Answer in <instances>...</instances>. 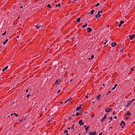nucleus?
Here are the masks:
<instances>
[{"mask_svg":"<svg viewBox=\"0 0 135 135\" xmlns=\"http://www.w3.org/2000/svg\"><path fill=\"white\" fill-rule=\"evenodd\" d=\"M134 100H135V99H133L130 101L128 102V104L126 105V107H127L129 106L131 103Z\"/></svg>","mask_w":135,"mask_h":135,"instance_id":"nucleus-1","label":"nucleus"},{"mask_svg":"<svg viewBox=\"0 0 135 135\" xmlns=\"http://www.w3.org/2000/svg\"><path fill=\"white\" fill-rule=\"evenodd\" d=\"M61 80L60 79H57L55 81V84L56 85L59 84L61 81Z\"/></svg>","mask_w":135,"mask_h":135,"instance_id":"nucleus-2","label":"nucleus"},{"mask_svg":"<svg viewBox=\"0 0 135 135\" xmlns=\"http://www.w3.org/2000/svg\"><path fill=\"white\" fill-rule=\"evenodd\" d=\"M135 37V35H130L129 36V38L131 40H132L134 39Z\"/></svg>","mask_w":135,"mask_h":135,"instance_id":"nucleus-3","label":"nucleus"},{"mask_svg":"<svg viewBox=\"0 0 135 135\" xmlns=\"http://www.w3.org/2000/svg\"><path fill=\"white\" fill-rule=\"evenodd\" d=\"M89 134L90 135H95L96 134V132L95 131L93 132H90L89 133Z\"/></svg>","mask_w":135,"mask_h":135,"instance_id":"nucleus-4","label":"nucleus"},{"mask_svg":"<svg viewBox=\"0 0 135 135\" xmlns=\"http://www.w3.org/2000/svg\"><path fill=\"white\" fill-rule=\"evenodd\" d=\"M106 118V115H105L103 118L101 120V122H103L104 121V120Z\"/></svg>","mask_w":135,"mask_h":135,"instance_id":"nucleus-5","label":"nucleus"},{"mask_svg":"<svg viewBox=\"0 0 135 135\" xmlns=\"http://www.w3.org/2000/svg\"><path fill=\"white\" fill-rule=\"evenodd\" d=\"M87 32H90L92 30V29H91V28L88 27L87 28Z\"/></svg>","mask_w":135,"mask_h":135,"instance_id":"nucleus-6","label":"nucleus"},{"mask_svg":"<svg viewBox=\"0 0 135 135\" xmlns=\"http://www.w3.org/2000/svg\"><path fill=\"white\" fill-rule=\"evenodd\" d=\"M116 43L115 42H114L112 44V46L114 47L116 45Z\"/></svg>","mask_w":135,"mask_h":135,"instance_id":"nucleus-7","label":"nucleus"},{"mask_svg":"<svg viewBox=\"0 0 135 135\" xmlns=\"http://www.w3.org/2000/svg\"><path fill=\"white\" fill-rule=\"evenodd\" d=\"M124 22L123 21H121L120 22V24L118 25V27H120L122 25V24H123V23Z\"/></svg>","mask_w":135,"mask_h":135,"instance_id":"nucleus-8","label":"nucleus"},{"mask_svg":"<svg viewBox=\"0 0 135 135\" xmlns=\"http://www.w3.org/2000/svg\"><path fill=\"white\" fill-rule=\"evenodd\" d=\"M83 120H80L79 122V123L81 125H83L84 124V123L83 122Z\"/></svg>","mask_w":135,"mask_h":135,"instance_id":"nucleus-9","label":"nucleus"},{"mask_svg":"<svg viewBox=\"0 0 135 135\" xmlns=\"http://www.w3.org/2000/svg\"><path fill=\"white\" fill-rule=\"evenodd\" d=\"M81 106L82 105H81L80 106L78 107L76 109V111H78L81 108Z\"/></svg>","mask_w":135,"mask_h":135,"instance_id":"nucleus-10","label":"nucleus"},{"mask_svg":"<svg viewBox=\"0 0 135 135\" xmlns=\"http://www.w3.org/2000/svg\"><path fill=\"white\" fill-rule=\"evenodd\" d=\"M37 29H39L40 28L41 26L40 24H38L37 26Z\"/></svg>","mask_w":135,"mask_h":135,"instance_id":"nucleus-11","label":"nucleus"},{"mask_svg":"<svg viewBox=\"0 0 135 135\" xmlns=\"http://www.w3.org/2000/svg\"><path fill=\"white\" fill-rule=\"evenodd\" d=\"M125 123L123 121H122V123H120V125L121 126H122V127H123V126L124 125Z\"/></svg>","mask_w":135,"mask_h":135,"instance_id":"nucleus-12","label":"nucleus"},{"mask_svg":"<svg viewBox=\"0 0 135 135\" xmlns=\"http://www.w3.org/2000/svg\"><path fill=\"white\" fill-rule=\"evenodd\" d=\"M131 115V113H130L129 112V111H128L127 112V114H125V115L126 116H127V115H128L129 116H130Z\"/></svg>","mask_w":135,"mask_h":135,"instance_id":"nucleus-13","label":"nucleus"},{"mask_svg":"<svg viewBox=\"0 0 135 135\" xmlns=\"http://www.w3.org/2000/svg\"><path fill=\"white\" fill-rule=\"evenodd\" d=\"M101 16V15L98 14V15H95V17L96 18H99Z\"/></svg>","mask_w":135,"mask_h":135,"instance_id":"nucleus-14","label":"nucleus"},{"mask_svg":"<svg viewBox=\"0 0 135 135\" xmlns=\"http://www.w3.org/2000/svg\"><path fill=\"white\" fill-rule=\"evenodd\" d=\"M110 109L109 108H108L105 110V112L107 113L110 112Z\"/></svg>","mask_w":135,"mask_h":135,"instance_id":"nucleus-15","label":"nucleus"},{"mask_svg":"<svg viewBox=\"0 0 135 135\" xmlns=\"http://www.w3.org/2000/svg\"><path fill=\"white\" fill-rule=\"evenodd\" d=\"M25 119V118H23L21 120H19V123L21 122L24 120Z\"/></svg>","mask_w":135,"mask_h":135,"instance_id":"nucleus-16","label":"nucleus"},{"mask_svg":"<svg viewBox=\"0 0 135 135\" xmlns=\"http://www.w3.org/2000/svg\"><path fill=\"white\" fill-rule=\"evenodd\" d=\"M101 96V95L100 94H99L96 97V98L97 99H98Z\"/></svg>","mask_w":135,"mask_h":135,"instance_id":"nucleus-17","label":"nucleus"},{"mask_svg":"<svg viewBox=\"0 0 135 135\" xmlns=\"http://www.w3.org/2000/svg\"><path fill=\"white\" fill-rule=\"evenodd\" d=\"M80 19H81L80 18H78L76 19V20L77 21H78V22H80Z\"/></svg>","mask_w":135,"mask_h":135,"instance_id":"nucleus-18","label":"nucleus"},{"mask_svg":"<svg viewBox=\"0 0 135 135\" xmlns=\"http://www.w3.org/2000/svg\"><path fill=\"white\" fill-rule=\"evenodd\" d=\"M74 126V124L72 125V127L71 128H68V130L70 128H71V129H74L73 127Z\"/></svg>","mask_w":135,"mask_h":135,"instance_id":"nucleus-19","label":"nucleus"},{"mask_svg":"<svg viewBox=\"0 0 135 135\" xmlns=\"http://www.w3.org/2000/svg\"><path fill=\"white\" fill-rule=\"evenodd\" d=\"M87 25L88 24L87 23H86L84 25H83L82 26V27L83 28H85V27L87 26Z\"/></svg>","mask_w":135,"mask_h":135,"instance_id":"nucleus-20","label":"nucleus"},{"mask_svg":"<svg viewBox=\"0 0 135 135\" xmlns=\"http://www.w3.org/2000/svg\"><path fill=\"white\" fill-rule=\"evenodd\" d=\"M15 104V105L14 106V107H15L17 105V103H15V102H13L12 104Z\"/></svg>","mask_w":135,"mask_h":135,"instance_id":"nucleus-21","label":"nucleus"},{"mask_svg":"<svg viewBox=\"0 0 135 135\" xmlns=\"http://www.w3.org/2000/svg\"><path fill=\"white\" fill-rule=\"evenodd\" d=\"M53 118H51L50 120L48 121L47 122H49L51 121H53Z\"/></svg>","mask_w":135,"mask_h":135,"instance_id":"nucleus-22","label":"nucleus"},{"mask_svg":"<svg viewBox=\"0 0 135 135\" xmlns=\"http://www.w3.org/2000/svg\"><path fill=\"white\" fill-rule=\"evenodd\" d=\"M73 99V98H71L69 99H68V103L70 102L71 100Z\"/></svg>","mask_w":135,"mask_h":135,"instance_id":"nucleus-23","label":"nucleus"},{"mask_svg":"<svg viewBox=\"0 0 135 135\" xmlns=\"http://www.w3.org/2000/svg\"><path fill=\"white\" fill-rule=\"evenodd\" d=\"M89 126H88L86 127L85 128V129L86 131L88 130V129L89 128Z\"/></svg>","mask_w":135,"mask_h":135,"instance_id":"nucleus-24","label":"nucleus"},{"mask_svg":"<svg viewBox=\"0 0 135 135\" xmlns=\"http://www.w3.org/2000/svg\"><path fill=\"white\" fill-rule=\"evenodd\" d=\"M94 12V11L93 10H91V11L90 14L91 15H93V14Z\"/></svg>","mask_w":135,"mask_h":135,"instance_id":"nucleus-25","label":"nucleus"},{"mask_svg":"<svg viewBox=\"0 0 135 135\" xmlns=\"http://www.w3.org/2000/svg\"><path fill=\"white\" fill-rule=\"evenodd\" d=\"M47 6L48 7L50 8H51L52 7L50 4H48L47 5Z\"/></svg>","mask_w":135,"mask_h":135,"instance_id":"nucleus-26","label":"nucleus"},{"mask_svg":"<svg viewBox=\"0 0 135 135\" xmlns=\"http://www.w3.org/2000/svg\"><path fill=\"white\" fill-rule=\"evenodd\" d=\"M58 6L59 7H60V3H59L58 4V5H57V4H56V7H57Z\"/></svg>","mask_w":135,"mask_h":135,"instance_id":"nucleus-27","label":"nucleus"},{"mask_svg":"<svg viewBox=\"0 0 135 135\" xmlns=\"http://www.w3.org/2000/svg\"><path fill=\"white\" fill-rule=\"evenodd\" d=\"M13 115H15V116H16V117H18V114H16V113H13Z\"/></svg>","mask_w":135,"mask_h":135,"instance_id":"nucleus-28","label":"nucleus"},{"mask_svg":"<svg viewBox=\"0 0 135 135\" xmlns=\"http://www.w3.org/2000/svg\"><path fill=\"white\" fill-rule=\"evenodd\" d=\"M64 133H68V130H65L64 131Z\"/></svg>","mask_w":135,"mask_h":135,"instance_id":"nucleus-29","label":"nucleus"},{"mask_svg":"<svg viewBox=\"0 0 135 135\" xmlns=\"http://www.w3.org/2000/svg\"><path fill=\"white\" fill-rule=\"evenodd\" d=\"M102 10H101L100 11H98V13L99 14V13H102Z\"/></svg>","mask_w":135,"mask_h":135,"instance_id":"nucleus-30","label":"nucleus"},{"mask_svg":"<svg viewBox=\"0 0 135 135\" xmlns=\"http://www.w3.org/2000/svg\"><path fill=\"white\" fill-rule=\"evenodd\" d=\"M100 5V4H99V3H97V4L95 5V7H97L99 5Z\"/></svg>","mask_w":135,"mask_h":135,"instance_id":"nucleus-31","label":"nucleus"},{"mask_svg":"<svg viewBox=\"0 0 135 135\" xmlns=\"http://www.w3.org/2000/svg\"><path fill=\"white\" fill-rule=\"evenodd\" d=\"M79 115V113H77L76 114V116H78Z\"/></svg>","mask_w":135,"mask_h":135,"instance_id":"nucleus-32","label":"nucleus"},{"mask_svg":"<svg viewBox=\"0 0 135 135\" xmlns=\"http://www.w3.org/2000/svg\"><path fill=\"white\" fill-rule=\"evenodd\" d=\"M8 68V66H6L5 68H4L5 70H6L7 68Z\"/></svg>","mask_w":135,"mask_h":135,"instance_id":"nucleus-33","label":"nucleus"},{"mask_svg":"<svg viewBox=\"0 0 135 135\" xmlns=\"http://www.w3.org/2000/svg\"><path fill=\"white\" fill-rule=\"evenodd\" d=\"M94 57V56H93V55H92L91 56V59H93V58Z\"/></svg>","mask_w":135,"mask_h":135,"instance_id":"nucleus-34","label":"nucleus"},{"mask_svg":"<svg viewBox=\"0 0 135 135\" xmlns=\"http://www.w3.org/2000/svg\"><path fill=\"white\" fill-rule=\"evenodd\" d=\"M61 90L60 89L59 90L57 93L58 94V93H59L60 92Z\"/></svg>","mask_w":135,"mask_h":135,"instance_id":"nucleus-35","label":"nucleus"},{"mask_svg":"<svg viewBox=\"0 0 135 135\" xmlns=\"http://www.w3.org/2000/svg\"><path fill=\"white\" fill-rule=\"evenodd\" d=\"M30 94H28L27 95V97L28 98L29 97V96H30Z\"/></svg>","mask_w":135,"mask_h":135,"instance_id":"nucleus-36","label":"nucleus"},{"mask_svg":"<svg viewBox=\"0 0 135 135\" xmlns=\"http://www.w3.org/2000/svg\"><path fill=\"white\" fill-rule=\"evenodd\" d=\"M115 88L114 87L112 88L111 90H114L115 89Z\"/></svg>","mask_w":135,"mask_h":135,"instance_id":"nucleus-37","label":"nucleus"},{"mask_svg":"<svg viewBox=\"0 0 135 135\" xmlns=\"http://www.w3.org/2000/svg\"><path fill=\"white\" fill-rule=\"evenodd\" d=\"M72 118V117H70L69 118V120H70Z\"/></svg>","mask_w":135,"mask_h":135,"instance_id":"nucleus-38","label":"nucleus"},{"mask_svg":"<svg viewBox=\"0 0 135 135\" xmlns=\"http://www.w3.org/2000/svg\"><path fill=\"white\" fill-rule=\"evenodd\" d=\"M8 41V39H6V40H5V42H7Z\"/></svg>","mask_w":135,"mask_h":135,"instance_id":"nucleus-39","label":"nucleus"},{"mask_svg":"<svg viewBox=\"0 0 135 135\" xmlns=\"http://www.w3.org/2000/svg\"><path fill=\"white\" fill-rule=\"evenodd\" d=\"M112 117H110V118H109V119L110 120H112Z\"/></svg>","mask_w":135,"mask_h":135,"instance_id":"nucleus-40","label":"nucleus"},{"mask_svg":"<svg viewBox=\"0 0 135 135\" xmlns=\"http://www.w3.org/2000/svg\"><path fill=\"white\" fill-rule=\"evenodd\" d=\"M103 134V133L101 132L99 133V135H102Z\"/></svg>","mask_w":135,"mask_h":135,"instance_id":"nucleus-41","label":"nucleus"},{"mask_svg":"<svg viewBox=\"0 0 135 135\" xmlns=\"http://www.w3.org/2000/svg\"><path fill=\"white\" fill-rule=\"evenodd\" d=\"M6 42L5 41H4L3 42V45H5L6 44Z\"/></svg>","mask_w":135,"mask_h":135,"instance_id":"nucleus-42","label":"nucleus"},{"mask_svg":"<svg viewBox=\"0 0 135 135\" xmlns=\"http://www.w3.org/2000/svg\"><path fill=\"white\" fill-rule=\"evenodd\" d=\"M117 84L115 85L114 87L115 88L117 86Z\"/></svg>","mask_w":135,"mask_h":135,"instance_id":"nucleus-43","label":"nucleus"},{"mask_svg":"<svg viewBox=\"0 0 135 135\" xmlns=\"http://www.w3.org/2000/svg\"><path fill=\"white\" fill-rule=\"evenodd\" d=\"M111 92V91H108V93H107V94H109V93H110Z\"/></svg>","mask_w":135,"mask_h":135,"instance_id":"nucleus-44","label":"nucleus"},{"mask_svg":"<svg viewBox=\"0 0 135 135\" xmlns=\"http://www.w3.org/2000/svg\"><path fill=\"white\" fill-rule=\"evenodd\" d=\"M28 90H29L28 89H27L26 91V92H28Z\"/></svg>","mask_w":135,"mask_h":135,"instance_id":"nucleus-45","label":"nucleus"},{"mask_svg":"<svg viewBox=\"0 0 135 135\" xmlns=\"http://www.w3.org/2000/svg\"><path fill=\"white\" fill-rule=\"evenodd\" d=\"M6 32H7V31H5V32H4V34L5 35L6 33Z\"/></svg>","mask_w":135,"mask_h":135,"instance_id":"nucleus-46","label":"nucleus"},{"mask_svg":"<svg viewBox=\"0 0 135 135\" xmlns=\"http://www.w3.org/2000/svg\"><path fill=\"white\" fill-rule=\"evenodd\" d=\"M5 70H6L4 69H3L2 70V71H5Z\"/></svg>","mask_w":135,"mask_h":135,"instance_id":"nucleus-47","label":"nucleus"},{"mask_svg":"<svg viewBox=\"0 0 135 135\" xmlns=\"http://www.w3.org/2000/svg\"><path fill=\"white\" fill-rule=\"evenodd\" d=\"M20 15H19V16H18V19H19L20 18Z\"/></svg>","mask_w":135,"mask_h":135,"instance_id":"nucleus-48","label":"nucleus"},{"mask_svg":"<svg viewBox=\"0 0 135 135\" xmlns=\"http://www.w3.org/2000/svg\"><path fill=\"white\" fill-rule=\"evenodd\" d=\"M131 71H133V69L132 68L131 69Z\"/></svg>","mask_w":135,"mask_h":135,"instance_id":"nucleus-49","label":"nucleus"},{"mask_svg":"<svg viewBox=\"0 0 135 135\" xmlns=\"http://www.w3.org/2000/svg\"><path fill=\"white\" fill-rule=\"evenodd\" d=\"M67 102H68V100H66L65 102V104L66 103H67Z\"/></svg>","mask_w":135,"mask_h":135,"instance_id":"nucleus-50","label":"nucleus"},{"mask_svg":"<svg viewBox=\"0 0 135 135\" xmlns=\"http://www.w3.org/2000/svg\"><path fill=\"white\" fill-rule=\"evenodd\" d=\"M2 35L3 36H4L5 35V34H4V33L2 34Z\"/></svg>","mask_w":135,"mask_h":135,"instance_id":"nucleus-51","label":"nucleus"},{"mask_svg":"<svg viewBox=\"0 0 135 135\" xmlns=\"http://www.w3.org/2000/svg\"><path fill=\"white\" fill-rule=\"evenodd\" d=\"M23 7L22 6H21L20 7V8H22Z\"/></svg>","mask_w":135,"mask_h":135,"instance_id":"nucleus-52","label":"nucleus"},{"mask_svg":"<svg viewBox=\"0 0 135 135\" xmlns=\"http://www.w3.org/2000/svg\"><path fill=\"white\" fill-rule=\"evenodd\" d=\"M88 96H86V97H85V98H88Z\"/></svg>","mask_w":135,"mask_h":135,"instance_id":"nucleus-53","label":"nucleus"},{"mask_svg":"<svg viewBox=\"0 0 135 135\" xmlns=\"http://www.w3.org/2000/svg\"><path fill=\"white\" fill-rule=\"evenodd\" d=\"M115 114V112H113L112 113L113 114Z\"/></svg>","mask_w":135,"mask_h":135,"instance_id":"nucleus-54","label":"nucleus"},{"mask_svg":"<svg viewBox=\"0 0 135 135\" xmlns=\"http://www.w3.org/2000/svg\"><path fill=\"white\" fill-rule=\"evenodd\" d=\"M129 118L128 117H127L126 118V119H127V120Z\"/></svg>","mask_w":135,"mask_h":135,"instance_id":"nucleus-55","label":"nucleus"},{"mask_svg":"<svg viewBox=\"0 0 135 135\" xmlns=\"http://www.w3.org/2000/svg\"><path fill=\"white\" fill-rule=\"evenodd\" d=\"M107 42V41H106V42H105V43H104V45H105V44H106V42Z\"/></svg>","mask_w":135,"mask_h":135,"instance_id":"nucleus-56","label":"nucleus"},{"mask_svg":"<svg viewBox=\"0 0 135 135\" xmlns=\"http://www.w3.org/2000/svg\"><path fill=\"white\" fill-rule=\"evenodd\" d=\"M114 118L116 119L117 118V117L115 116V117H114Z\"/></svg>","mask_w":135,"mask_h":135,"instance_id":"nucleus-57","label":"nucleus"},{"mask_svg":"<svg viewBox=\"0 0 135 135\" xmlns=\"http://www.w3.org/2000/svg\"><path fill=\"white\" fill-rule=\"evenodd\" d=\"M74 0V1H79V0Z\"/></svg>","mask_w":135,"mask_h":135,"instance_id":"nucleus-58","label":"nucleus"},{"mask_svg":"<svg viewBox=\"0 0 135 135\" xmlns=\"http://www.w3.org/2000/svg\"><path fill=\"white\" fill-rule=\"evenodd\" d=\"M94 115H91V117H92V118L93 117H94Z\"/></svg>","mask_w":135,"mask_h":135,"instance_id":"nucleus-59","label":"nucleus"},{"mask_svg":"<svg viewBox=\"0 0 135 135\" xmlns=\"http://www.w3.org/2000/svg\"><path fill=\"white\" fill-rule=\"evenodd\" d=\"M123 51V49L121 50H120V51Z\"/></svg>","mask_w":135,"mask_h":135,"instance_id":"nucleus-60","label":"nucleus"},{"mask_svg":"<svg viewBox=\"0 0 135 135\" xmlns=\"http://www.w3.org/2000/svg\"><path fill=\"white\" fill-rule=\"evenodd\" d=\"M109 27V25H108L107 26V27H108V28Z\"/></svg>","mask_w":135,"mask_h":135,"instance_id":"nucleus-61","label":"nucleus"},{"mask_svg":"<svg viewBox=\"0 0 135 135\" xmlns=\"http://www.w3.org/2000/svg\"><path fill=\"white\" fill-rule=\"evenodd\" d=\"M42 114H41V115H40V117H42Z\"/></svg>","mask_w":135,"mask_h":135,"instance_id":"nucleus-62","label":"nucleus"},{"mask_svg":"<svg viewBox=\"0 0 135 135\" xmlns=\"http://www.w3.org/2000/svg\"><path fill=\"white\" fill-rule=\"evenodd\" d=\"M62 102H61L60 103V104H62Z\"/></svg>","mask_w":135,"mask_h":135,"instance_id":"nucleus-63","label":"nucleus"},{"mask_svg":"<svg viewBox=\"0 0 135 135\" xmlns=\"http://www.w3.org/2000/svg\"><path fill=\"white\" fill-rule=\"evenodd\" d=\"M13 114H11V115H12Z\"/></svg>","mask_w":135,"mask_h":135,"instance_id":"nucleus-64","label":"nucleus"}]
</instances>
